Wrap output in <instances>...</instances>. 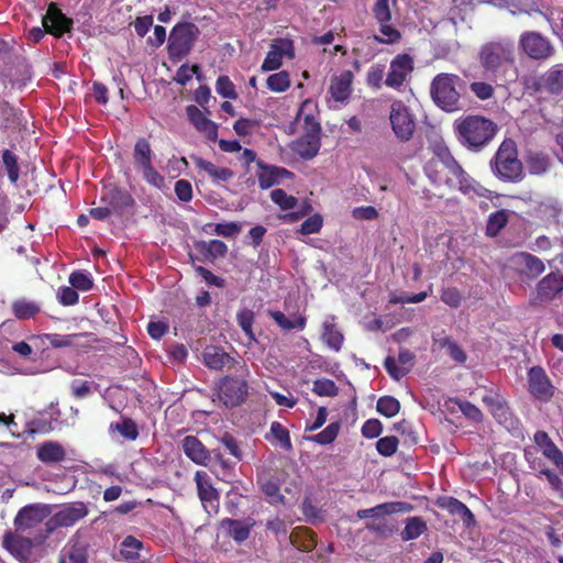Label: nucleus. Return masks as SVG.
Listing matches in <instances>:
<instances>
[{"label":"nucleus","mask_w":563,"mask_h":563,"mask_svg":"<svg viewBox=\"0 0 563 563\" xmlns=\"http://www.w3.org/2000/svg\"><path fill=\"white\" fill-rule=\"evenodd\" d=\"M424 172L437 186L459 189L462 194L485 197V188L474 181L452 156L448 147L438 146L427 162Z\"/></svg>","instance_id":"obj_1"},{"label":"nucleus","mask_w":563,"mask_h":563,"mask_svg":"<svg viewBox=\"0 0 563 563\" xmlns=\"http://www.w3.org/2000/svg\"><path fill=\"white\" fill-rule=\"evenodd\" d=\"M477 62L490 80L506 77L516 68V45L509 37H497L483 43L477 52Z\"/></svg>","instance_id":"obj_2"},{"label":"nucleus","mask_w":563,"mask_h":563,"mask_svg":"<svg viewBox=\"0 0 563 563\" xmlns=\"http://www.w3.org/2000/svg\"><path fill=\"white\" fill-rule=\"evenodd\" d=\"M497 124L482 115H467L455 121V133L460 143L468 150L479 151L496 135Z\"/></svg>","instance_id":"obj_3"},{"label":"nucleus","mask_w":563,"mask_h":563,"mask_svg":"<svg viewBox=\"0 0 563 563\" xmlns=\"http://www.w3.org/2000/svg\"><path fill=\"white\" fill-rule=\"evenodd\" d=\"M493 174L505 183H519L525 178L523 166L518 158L517 144L511 139H506L499 145L490 161Z\"/></svg>","instance_id":"obj_4"},{"label":"nucleus","mask_w":563,"mask_h":563,"mask_svg":"<svg viewBox=\"0 0 563 563\" xmlns=\"http://www.w3.org/2000/svg\"><path fill=\"white\" fill-rule=\"evenodd\" d=\"M462 85L463 81L457 75L442 73L433 78L430 93L437 106L453 112L460 109L461 93L457 87Z\"/></svg>","instance_id":"obj_5"},{"label":"nucleus","mask_w":563,"mask_h":563,"mask_svg":"<svg viewBox=\"0 0 563 563\" xmlns=\"http://www.w3.org/2000/svg\"><path fill=\"white\" fill-rule=\"evenodd\" d=\"M310 104L311 101L309 99L305 100L299 108L298 117H303L305 123L311 125V130L294 141L291 145L292 152L303 159H312L317 156L321 146L320 124L316 122L312 114H305L306 108Z\"/></svg>","instance_id":"obj_6"},{"label":"nucleus","mask_w":563,"mask_h":563,"mask_svg":"<svg viewBox=\"0 0 563 563\" xmlns=\"http://www.w3.org/2000/svg\"><path fill=\"white\" fill-rule=\"evenodd\" d=\"M508 267L516 278L526 285L538 280L547 269L544 262L540 257L525 251L516 252L509 256Z\"/></svg>","instance_id":"obj_7"},{"label":"nucleus","mask_w":563,"mask_h":563,"mask_svg":"<svg viewBox=\"0 0 563 563\" xmlns=\"http://www.w3.org/2000/svg\"><path fill=\"white\" fill-rule=\"evenodd\" d=\"M198 27L194 23H181L174 26L168 38L170 59L180 60L189 54L197 40Z\"/></svg>","instance_id":"obj_8"},{"label":"nucleus","mask_w":563,"mask_h":563,"mask_svg":"<svg viewBox=\"0 0 563 563\" xmlns=\"http://www.w3.org/2000/svg\"><path fill=\"white\" fill-rule=\"evenodd\" d=\"M519 47L533 60H545L555 53L551 41L536 31L523 32L519 37Z\"/></svg>","instance_id":"obj_9"},{"label":"nucleus","mask_w":563,"mask_h":563,"mask_svg":"<svg viewBox=\"0 0 563 563\" xmlns=\"http://www.w3.org/2000/svg\"><path fill=\"white\" fill-rule=\"evenodd\" d=\"M563 291V274L551 272L538 280L530 297L531 306L552 302Z\"/></svg>","instance_id":"obj_10"},{"label":"nucleus","mask_w":563,"mask_h":563,"mask_svg":"<svg viewBox=\"0 0 563 563\" xmlns=\"http://www.w3.org/2000/svg\"><path fill=\"white\" fill-rule=\"evenodd\" d=\"M247 395L249 384L244 378L224 376L218 384V397L228 408L240 406Z\"/></svg>","instance_id":"obj_11"},{"label":"nucleus","mask_w":563,"mask_h":563,"mask_svg":"<svg viewBox=\"0 0 563 563\" xmlns=\"http://www.w3.org/2000/svg\"><path fill=\"white\" fill-rule=\"evenodd\" d=\"M389 121L396 137L401 142L412 139L416 123L409 108L400 100L390 106Z\"/></svg>","instance_id":"obj_12"},{"label":"nucleus","mask_w":563,"mask_h":563,"mask_svg":"<svg viewBox=\"0 0 563 563\" xmlns=\"http://www.w3.org/2000/svg\"><path fill=\"white\" fill-rule=\"evenodd\" d=\"M528 390L533 398L542 402H549L555 393L550 377L544 368L536 365L528 371Z\"/></svg>","instance_id":"obj_13"},{"label":"nucleus","mask_w":563,"mask_h":563,"mask_svg":"<svg viewBox=\"0 0 563 563\" xmlns=\"http://www.w3.org/2000/svg\"><path fill=\"white\" fill-rule=\"evenodd\" d=\"M482 401L499 424H503L507 429L515 428L517 421L514 413L506 399L497 389L487 390L482 397Z\"/></svg>","instance_id":"obj_14"},{"label":"nucleus","mask_w":563,"mask_h":563,"mask_svg":"<svg viewBox=\"0 0 563 563\" xmlns=\"http://www.w3.org/2000/svg\"><path fill=\"white\" fill-rule=\"evenodd\" d=\"M197 494L205 510L210 514L219 512L220 494L213 486L209 475L205 471L195 473Z\"/></svg>","instance_id":"obj_15"},{"label":"nucleus","mask_w":563,"mask_h":563,"mask_svg":"<svg viewBox=\"0 0 563 563\" xmlns=\"http://www.w3.org/2000/svg\"><path fill=\"white\" fill-rule=\"evenodd\" d=\"M51 514L49 507L43 504H31L22 507L14 520L13 525L16 531H26L38 526Z\"/></svg>","instance_id":"obj_16"},{"label":"nucleus","mask_w":563,"mask_h":563,"mask_svg":"<svg viewBox=\"0 0 563 563\" xmlns=\"http://www.w3.org/2000/svg\"><path fill=\"white\" fill-rule=\"evenodd\" d=\"M202 363L210 369L221 371L224 367L228 369H235L238 367L243 369L245 364L243 361L235 360L230 356L222 347L208 345L202 352Z\"/></svg>","instance_id":"obj_17"},{"label":"nucleus","mask_w":563,"mask_h":563,"mask_svg":"<svg viewBox=\"0 0 563 563\" xmlns=\"http://www.w3.org/2000/svg\"><path fill=\"white\" fill-rule=\"evenodd\" d=\"M413 70V59L408 54H398L391 62L385 85L393 89H400L407 76Z\"/></svg>","instance_id":"obj_18"},{"label":"nucleus","mask_w":563,"mask_h":563,"mask_svg":"<svg viewBox=\"0 0 563 563\" xmlns=\"http://www.w3.org/2000/svg\"><path fill=\"white\" fill-rule=\"evenodd\" d=\"M2 548L18 561L26 563L32 553L33 543L29 538L7 531L2 537Z\"/></svg>","instance_id":"obj_19"},{"label":"nucleus","mask_w":563,"mask_h":563,"mask_svg":"<svg viewBox=\"0 0 563 563\" xmlns=\"http://www.w3.org/2000/svg\"><path fill=\"white\" fill-rule=\"evenodd\" d=\"M539 92L560 95L563 91V64H555L542 74L533 84Z\"/></svg>","instance_id":"obj_20"},{"label":"nucleus","mask_w":563,"mask_h":563,"mask_svg":"<svg viewBox=\"0 0 563 563\" xmlns=\"http://www.w3.org/2000/svg\"><path fill=\"white\" fill-rule=\"evenodd\" d=\"M100 199L114 212H122L135 205L133 197L128 191L114 185L104 186Z\"/></svg>","instance_id":"obj_21"},{"label":"nucleus","mask_w":563,"mask_h":563,"mask_svg":"<svg viewBox=\"0 0 563 563\" xmlns=\"http://www.w3.org/2000/svg\"><path fill=\"white\" fill-rule=\"evenodd\" d=\"M255 525V520L251 517L243 520L223 518L219 522V528L222 529L225 534L233 539L236 543H242L250 538L251 531Z\"/></svg>","instance_id":"obj_22"},{"label":"nucleus","mask_w":563,"mask_h":563,"mask_svg":"<svg viewBox=\"0 0 563 563\" xmlns=\"http://www.w3.org/2000/svg\"><path fill=\"white\" fill-rule=\"evenodd\" d=\"M43 26L47 33L62 36L64 33L70 31L73 20L67 18L55 3H51L43 18Z\"/></svg>","instance_id":"obj_23"},{"label":"nucleus","mask_w":563,"mask_h":563,"mask_svg":"<svg viewBox=\"0 0 563 563\" xmlns=\"http://www.w3.org/2000/svg\"><path fill=\"white\" fill-rule=\"evenodd\" d=\"M256 165L258 167L256 176L258 179V185L262 189H268L273 187L279 183L280 178L290 179L294 177V173L284 167L267 165L263 161H257Z\"/></svg>","instance_id":"obj_24"},{"label":"nucleus","mask_w":563,"mask_h":563,"mask_svg":"<svg viewBox=\"0 0 563 563\" xmlns=\"http://www.w3.org/2000/svg\"><path fill=\"white\" fill-rule=\"evenodd\" d=\"M184 454L195 464L207 466L211 460V452L195 435H186L181 442Z\"/></svg>","instance_id":"obj_25"},{"label":"nucleus","mask_w":563,"mask_h":563,"mask_svg":"<svg viewBox=\"0 0 563 563\" xmlns=\"http://www.w3.org/2000/svg\"><path fill=\"white\" fill-rule=\"evenodd\" d=\"M88 515V508L84 503L69 504L58 510L52 518L57 527H71Z\"/></svg>","instance_id":"obj_26"},{"label":"nucleus","mask_w":563,"mask_h":563,"mask_svg":"<svg viewBox=\"0 0 563 563\" xmlns=\"http://www.w3.org/2000/svg\"><path fill=\"white\" fill-rule=\"evenodd\" d=\"M353 73L344 70L331 78L329 93L338 102H346L352 95Z\"/></svg>","instance_id":"obj_27"},{"label":"nucleus","mask_w":563,"mask_h":563,"mask_svg":"<svg viewBox=\"0 0 563 563\" xmlns=\"http://www.w3.org/2000/svg\"><path fill=\"white\" fill-rule=\"evenodd\" d=\"M437 505L440 508L448 510L451 515L457 516L466 527H472L476 522L475 516L470 508L454 497L445 496L439 498Z\"/></svg>","instance_id":"obj_28"},{"label":"nucleus","mask_w":563,"mask_h":563,"mask_svg":"<svg viewBox=\"0 0 563 563\" xmlns=\"http://www.w3.org/2000/svg\"><path fill=\"white\" fill-rule=\"evenodd\" d=\"M37 459L45 464L60 463L66 459L64 446L55 441H46L37 446Z\"/></svg>","instance_id":"obj_29"},{"label":"nucleus","mask_w":563,"mask_h":563,"mask_svg":"<svg viewBox=\"0 0 563 563\" xmlns=\"http://www.w3.org/2000/svg\"><path fill=\"white\" fill-rule=\"evenodd\" d=\"M283 48H279L276 45H272V49L268 51L266 54V57L261 66V69L263 71H271L276 70L282 66L283 55L289 54L290 57L294 56L291 49H292V43L291 41H285L283 44Z\"/></svg>","instance_id":"obj_30"},{"label":"nucleus","mask_w":563,"mask_h":563,"mask_svg":"<svg viewBox=\"0 0 563 563\" xmlns=\"http://www.w3.org/2000/svg\"><path fill=\"white\" fill-rule=\"evenodd\" d=\"M265 440L275 446H279L287 452L292 450L289 431L278 421L271 423L269 432L265 434Z\"/></svg>","instance_id":"obj_31"},{"label":"nucleus","mask_w":563,"mask_h":563,"mask_svg":"<svg viewBox=\"0 0 563 563\" xmlns=\"http://www.w3.org/2000/svg\"><path fill=\"white\" fill-rule=\"evenodd\" d=\"M192 159L196 166L199 169L206 172L212 178L213 181L227 183L234 177L233 170L228 167H218L213 163L206 161L199 156H194Z\"/></svg>","instance_id":"obj_32"},{"label":"nucleus","mask_w":563,"mask_h":563,"mask_svg":"<svg viewBox=\"0 0 563 563\" xmlns=\"http://www.w3.org/2000/svg\"><path fill=\"white\" fill-rule=\"evenodd\" d=\"M408 508H410V506L405 503H385L373 508L360 509L356 516L358 519L379 518Z\"/></svg>","instance_id":"obj_33"},{"label":"nucleus","mask_w":563,"mask_h":563,"mask_svg":"<svg viewBox=\"0 0 563 563\" xmlns=\"http://www.w3.org/2000/svg\"><path fill=\"white\" fill-rule=\"evenodd\" d=\"M22 111L0 99V130L5 131L21 125Z\"/></svg>","instance_id":"obj_34"},{"label":"nucleus","mask_w":563,"mask_h":563,"mask_svg":"<svg viewBox=\"0 0 563 563\" xmlns=\"http://www.w3.org/2000/svg\"><path fill=\"white\" fill-rule=\"evenodd\" d=\"M510 219V212L507 209H499L495 212H492L488 216L486 227H485V235L488 238H496L500 231L508 224Z\"/></svg>","instance_id":"obj_35"},{"label":"nucleus","mask_w":563,"mask_h":563,"mask_svg":"<svg viewBox=\"0 0 563 563\" xmlns=\"http://www.w3.org/2000/svg\"><path fill=\"white\" fill-rule=\"evenodd\" d=\"M268 314L285 331L303 330L306 327V317L299 313L292 314L291 318L286 317L282 311H268Z\"/></svg>","instance_id":"obj_36"},{"label":"nucleus","mask_w":563,"mask_h":563,"mask_svg":"<svg viewBox=\"0 0 563 563\" xmlns=\"http://www.w3.org/2000/svg\"><path fill=\"white\" fill-rule=\"evenodd\" d=\"M195 247L210 261L224 257L228 253V246L221 240L198 241L195 243Z\"/></svg>","instance_id":"obj_37"},{"label":"nucleus","mask_w":563,"mask_h":563,"mask_svg":"<svg viewBox=\"0 0 563 563\" xmlns=\"http://www.w3.org/2000/svg\"><path fill=\"white\" fill-rule=\"evenodd\" d=\"M1 163L5 175L11 184H16L20 177V164L18 155L9 150L4 148L1 152Z\"/></svg>","instance_id":"obj_38"},{"label":"nucleus","mask_w":563,"mask_h":563,"mask_svg":"<svg viewBox=\"0 0 563 563\" xmlns=\"http://www.w3.org/2000/svg\"><path fill=\"white\" fill-rule=\"evenodd\" d=\"M133 158L139 168H143L152 164V148L147 139L140 137L136 140L133 150Z\"/></svg>","instance_id":"obj_39"},{"label":"nucleus","mask_w":563,"mask_h":563,"mask_svg":"<svg viewBox=\"0 0 563 563\" xmlns=\"http://www.w3.org/2000/svg\"><path fill=\"white\" fill-rule=\"evenodd\" d=\"M41 311V307L35 301L19 299L12 302V312L19 320H29Z\"/></svg>","instance_id":"obj_40"},{"label":"nucleus","mask_w":563,"mask_h":563,"mask_svg":"<svg viewBox=\"0 0 563 563\" xmlns=\"http://www.w3.org/2000/svg\"><path fill=\"white\" fill-rule=\"evenodd\" d=\"M427 531V523L420 517H410L406 521V526L400 536L404 541H410L419 538Z\"/></svg>","instance_id":"obj_41"},{"label":"nucleus","mask_w":563,"mask_h":563,"mask_svg":"<svg viewBox=\"0 0 563 563\" xmlns=\"http://www.w3.org/2000/svg\"><path fill=\"white\" fill-rule=\"evenodd\" d=\"M322 340L334 351H340L343 343V334L338 330L335 324L325 322L323 324Z\"/></svg>","instance_id":"obj_42"},{"label":"nucleus","mask_w":563,"mask_h":563,"mask_svg":"<svg viewBox=\"0 0 563 563\" xmlns=\"http://www.w3.org/2000/svg\"><path fill=\"white\" fill-rule=\"evenodd\" d=\"M290 75L287 70L272 74L266 79L267 88L273 92H284L290 87Z\"/></svg>","instance_id":"obj_43"},{"label":"nucleus","mask_w":563,"mask_h":563,"mask_svg":"<svg viewBox=\"0 0 563 563\" xmlns=\"http://www.w3.org/2000/svg\"><path fill=\"white\" fill-rule=\"evenodd\" d=\"M110 430L118 431L124 439L134 441L137 439L140 432L136 423L131 418H122L121 422H112Z\"/></svg>","instance_id":"obj_44"},{"label":"nucleus","mask_w":563,"mask_h":563,"mask_svg":"<svg viewBox=\"0 0 563 563\" xmlns=\"http://www.w3.org/2000/svg\"><path fill=\"white\" fill-rule=\"evenodd\" d=\"M142 548V541L134 538L133 536H128L121 542L120 553L125 560L134 561L140 558V550Z\"/></svg>","instance_id":"obj_45"},{"label":"nucleus","mask_w":563,"mask_h":563,"mask_svg":"<svg viewBox=\"0 0 563 563\" xmlns=\"http://www.w3.org/2000/svg\"><path fill=\"white\" fill-rule=\"evenodd\" d=\"M341 424L339 421L331 422L321 432L309 438V441L320 445L331 444L338 437Z\"/></svg>","instance_id":"obj_46"},{"label":"nucleus","mask_w":563,"mask_h":563,"mask_svg":"<svg viewBox=\"0 0 563 563\" xmlns=\"http://www.w3.org/2000/svg\"><path fill=\"white\" fill-rule=\"evenodd\" d=\"M441 349H445L448 354L454 361L464 363L466 361V353L464 350L450 336H443L437 341Z\"/></svg>","instance_id":"obj_47"},{"label":"nucleus","mask_w":563,"mask_h":563,"mask_svg":"<svg viewBox=\"0 0 563 563\" xmlns=\"http://www.w3.org/2000/svg\"><path fill=\"white\" fill-rule=\"evenodd\" d=\"M527 164L528 169L532 175L544 174L551 166L550 157L543 153H537L529 156Z\"/></svg>","instance_id":"obj_48"},{"label":"nucleus","mask_w":563,"mask_h":563,"mask_svg":"<svg viewBox=\"0 0 563 563\" xmlns=\"http://www.w3.org/2000/svg\"><path fill=\"white\" fill-rule=\"evenodd\" d=\"M377 411L387 417H395L400 410V402L393 396H383L377 400Z\"/></svg>","instance_id":"obj_49"},{"label":"nucleus","mask_w":563,"mask_h":563,"mask_svg":"<svg viewBox=\"0 0 563 563\" xmlns=\"http://www.w3.org/2000/svg\"><path fill=\"white\" fill-rule=\"evenodd\" d=\"M271 199L282 210H291L298 203L296 197L288 195L284 189L280 188L271 191Z\"/></svg>","instance_id":"obj_50"},{"label":"nucleus","mask_w":563,"mask_h":563,"mask_svg":"<svg viewBox=\"0 0 563 563\" xmlns=\"http://www.w3.org/2000/svg\"><path fill=\"white\" fill-rule=\"evenodd\" d=\"M312 391L320 397H335L339 394V387L330 378H319L313 382Z\"/></svg>","instance_id":"obj_51"},{"label":"nucleus","mask_w":563,"mask_h":563,"mask_svg":"<svg viewBox=\"0 0 563 563\" xmlns=\"http://www.w3.org/2000/svg\"><path fill=\"white\" fill-rule=\"evenodd\" d=\"M58 563H88V554L84 548L73 545L62 553Z\"/></svg>","instance_id":"obj_52"},{"label":"nucleus","mask_w":563,"mask_h":563,"mask_svg":"<svg viewBox=\"0 0 563 563\" xmlns=\"http://www.w3.org/2000/svg\"><path fill=\"white\" fill-rule=\"evenodd\" d=\"M380 24V33L383 36L375 35L374 40L378 43L383 44H395L398 43L401 40V33L394 27L393 25H389L388 23H379Z\"/></svg>","instance_id":"obj_53"},{"label":"nucleus","mask_w":563,"mask_h":563,"mask_svg":"<svg viewBox=\"0 0 563 563\" xmlns=\"http://www.w3.org/2000/svg\"><path fill=\"white\" fill-rule=\"evenodd\" d=\"M84 333H75V334H58V333H49L45 334L46 340L53 347H67L75 344L76 339L79 336H84Z\"/></svg>","instance_id":"obj_54"},{"label":"nucleus","mask_w":563,"mask_h":563,"mask_svg":"<svg viewBox=\"0 0 563 563\" xmlns=\"http://www.w3.org/2000/svg\"><path fill=\"white\" fill-rule=\"evenodd\" d=\"M69 283L75 289L81 291H88L93 286L90 275L80 271H75L70 274Z\"/></svg>","instance_id":"obj_55"},{"label":"nucleus","mask_w":563,"mask_h":563,"mask_svg":"<svg viewBox=\"0 0 563 563\" xmlns=\"http://www.w3.org/2000/svg\"><path fill=\"white\" fill-rule=\"evenodd\" d=\"M454 402L457 405L460 411L470 420L474 422L483 421L482 411L472 402L467 400L455 399Z\"/></svg>","instance_id":"obj_56"},{"label":"nucleus","mask_w":563,"mask_h":563,"mask_svg":"<svg viewBox=\"0 0 563 563\" xmlns=\"http://www.w3.org/2000/svg\"><path fill=\"white\" fill-rule=\"evenodd\" d=\"M213 227V233L223 238H233L242 231V224L238 222L207 224Z\"/></svg>","instance_id":"obj_57"},{"label":"nucleus","mask_w":563,"mask_h":563,"mask_svg":"<svg viewBox=\"0 0 563 563\" xmlns=\"http://www.w3.org/2000/svg\"><path fill=\"white\" fill-rule=\"evenodd\" d=\"M398 443L399 441L395 435L384 437L376 442V450L383 456H391L396 453Z\"/></svg>","instance_id":"obj_58"},{"label":"nucleus","mask_w":563,"mask_h":563,"mask_svg":"<svg viewBox=\"0 0 563 563\" xmlns=\"http://www.w3.org/2000/svg\"><path fill=\"white\" fill-rule=\"evenodd\" d=\"M217 92L223 98L235 99L238 93L235 87L228 76H219L216 82Z\"/></svg>","instance_id":"obj_59"},{"label":"nucleus","mask_w":563,"mask_h":563,"mask_svg":"<svg viewBox=\"0 0 563 563\" xmlns=\"http://www.w3.org/2000/svg\"><path fill=\"white\" fill-rule=\"evenodd\" d=\"M236 320L245 335L253 339L254 312L250 309H243L238 313Z\"/></svg>","instance_id":"obj_60"},{"label":"nucleus","mask_w":563,"mask_h":563,"mask_svg":"<svg viewBox=\"0 0 563 563\" xmlns=\"http://www.w3.org/2000/svg\"><path fill=\"white\" fill-rule=\"evenodd\" d=\"M187 117L190 123L196 128L197 131L201 130L208 124L209 120L203 112L196 106H188L186 108Z\"/></svg>","instance_id":"obj_61"},{"label":"nucleus","mask_w":563,"mask_h":563,"mask_svg":"<svg viewBox=\"0 0 563 563\" xmlns=\"http://www.w3.org/2000/svg\"><path fill=\"white\" fill-rule=\"evenodd\" d=\"M323 224V219L319 213L307 218L300 225L299 232L303 235L318 233Z\"/></svg>","instance_id":"obj_62"},{"label":"nucleus","mask_w":563,"mask_h":563,"mask_svg":"<svg viewBox=\"0 0 563 563\" xmlns=\"http://www.w3.org/2000/svg\"><path fill=\"white\" fill-rule=\"evenodd\" d=\"M470 89L479 100H488L495 93L494 87L485 81H473Z\"/></svg>","instance_id":"obj_63"},{"label":"nucleus","mask_w":563,"mask_h":563,"mask_svg":"<svg viewBox=\"0 0 563 563\" xmlns=\"http://www.w3.org/2000/svg\"><path fill=\"white\" fill-rule=\"evenodd\" d=\"M141 169L143 172V178L147 184L158 189H162L165 186L164 177L155 169L153 164L147 165Z\"/></svg>","instance_id":"obj_64"}]
</instances>
